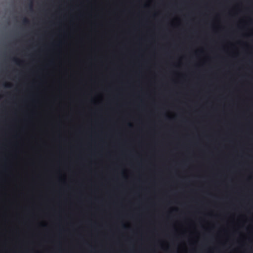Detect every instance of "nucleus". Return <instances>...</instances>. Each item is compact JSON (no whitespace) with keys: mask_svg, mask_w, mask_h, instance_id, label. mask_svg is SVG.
<instances>
[{"mask_svg":"<svg viewBox=\"0 0 253 253\" xmlns=\"http://www.w3.org/2000/svg\"><path fill=\"white\" fill-rule=\"evenodd\" d=\"M170 253H174V111H170Z\"/></svg>","mask_w":253,"mask_h":253,"instance_id":"f257e3e1","label":"nucleus"},{"mask_svg":"<svg viewBox=\"0 0 253 253\" xmlns=\"http://www.w3.org/2000/svg\"><path fill=\"white\" fill-rule=\"evenodd\" d=\"M175 213L176 212V208L174 209ZM175 253H177V251H176V227L175 226Z\"/></svg>","mask_w":253,"mask_h":253,"instance_id":"f03ea898","label":"nucleus"},{"mask_svg":"<svg viewBox=\"0 0 253 253\" xmlns=\"http://www.w3.org/2000/svg\"><path fill=\"white\" fill-rule=\"evenodd\" d=\"M23 23L24 24L26 25L29 23V21L27 18H24L23 19Z\"/></svg>","mask_w":253,"mask_h":253,"instance_id":"7ed1b4c3","label":"nucleus"},{"mask_svg":"<svg viewBox=\"0 0 253 253\" xmlns=\"http://www.w3.org/2000/svg\"><path fill=\"white\" fill-rule=\"evenodd\" d=\"M29 8L31 10H32L33 9V3H32V2L31 1L30 2V3L29 4Z\"/></svg>","mask_w":253,"mask_h":253,"instance_id":"20e7f679","label":"nucleus"},{"mask_svg":"<svg viewBox=\"0 0 253 253\" xmlns=\"http://www.w3.org/2000/svg\"><path fill=\"white\" fill-rule=\"evenodd\" d=\"M4 85L5 87H10V84H5Z\"/></svg>","mask_w":253,"mask_h":253,"instance_id":"39448f33","label":"nucleus"},{"mask_svg":"<svg viewBox=\"0 0 253 253\" xmlns=\"http://www.w3.org/2000/svg\"><path fill=\"white\" fill-rule=\"evenodd\" d=\"M176 20V18L175 17V21ZM176 26V24H175V27ZM176 48V44H175V49ZM176 67V64H175V68ZM176 95V92H175V95ZM174 112H176V111H174Z\"/></svg>","mask_w":253,"mask_h":253,"instance_id":"423d86ee","label":"nucleus"},{"mask_svg":"<svg viewBox=\"0 0 253 253\" xmlns=\"http://www.w3.org/2000/svg\"><path fill=\"white\" fill-rule=\"evenodd\" d=\"M175 117H176V115H174ZM176 138V135H175V139ZM176 148H175V149ZM176 177V172H175V177ZM176 193V191H175V194ZM176 203V201L175 200V204Z\"/></svg>","mask_w":253,"mask_h":253,"instance_id":"0eeeda50","label":"nucleus"},{"mask_svg":"<svg viewBox=\"0 0 253 253\" xmlns=\"http://www.w3.org/2000/svg\"><path fill=\"white\" fill-rule=\"evenodd\" d=\"M13 60L15 61L16 62H18V60L16 58H14Z\"/></svg>","mask_w":253,"mask_h":253,"instance_id":"6e6552de","label":"nucleus"},{"mask_svg":"<svg viewBox=\"0 0 253 253\" xmlns=\"http://www.w3.org/2000/svg\"><path fill=\"white\" fill-rule=\"evenodd\" d=\"M124 228H126V226L124 225Z\"/></svg>","mask_w":253,"mask_h":253,"instance_id":"1a4fd4ad","label":"nucleus"}]
</instances>
